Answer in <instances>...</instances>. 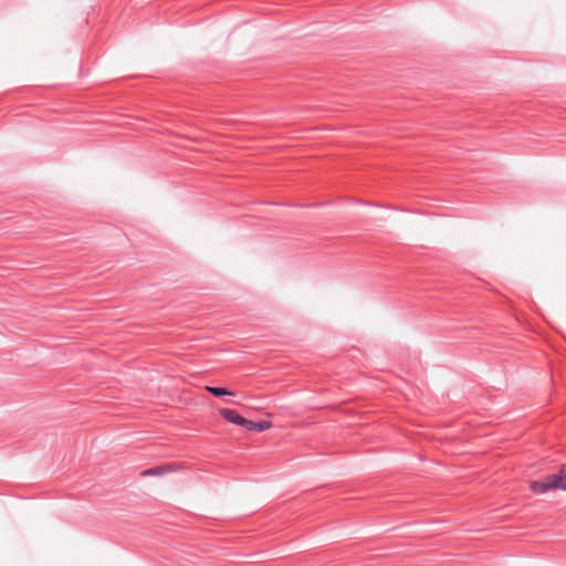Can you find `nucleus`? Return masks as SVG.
I'll return each instance as SVG.
<instances>
[{
	"mask_svg": "<svg viewBox=\"0 0 566 566\" xmlns=\"http://www.w3.org/2000/svg\"><path fill=\"white\" fill-rule=\"evenodd\" d=\"M530 488L535 493H545L548 490L566 491V482L560 474H551L542 480L532 481Z\"/></svg>",
	"mask_w": 566,
	"mask_h": 566,
	"instance_id": "f257e3e1",
	"label": "nucleus"
},
{
	"mask_svg": "<svg viewBox=\"0 0 566 566\" xmlns=\"http://www.w3.org/2000/svg\"><path fill=\"white\" fill-rule=\"evenodd\" d=\"M219 413L227 421L244 427L245 418L240 416L235 410L222 408L219 410Z\"/></svg>",
	"mask_w": 566,
	"mask_h": 566,
	"instance_id": "f03ea898",
	"label": "nucleus"
},
{
	"mask_svg": "<svg viewBox=\"0 0 566 566\" xmlns=\"http://www.w3.org/2000/svg\"><path fill=\"white\" fill-rule=\"evenodd\" d=\"M271 422L269 421H252L245 419L244 428L249 431L262 432L271 427Z\"/></svg>",
	"mask_w": 566,
	"mask_h": 566,
	"instance_id": "7ed1b4c3",
	"label": "nucleus"
},
{
	"mask_svg": "<svg viewBox=\"0 0 566 566\" xmlns=\"http://www.w3.org/2000/svg\"><path fill=\"white\" fill-rule=\"evenodd\" d=\"M172 469H171V465L169 464H166V465H159V467H153V468H149L147 470H144L142 472V475L143 476H149V475H163L167 472H170Z\"/></svg>",
	"mask_w": 566,
	"mask_h": 566,
	"instance_id": "20e7f679",
	"label": "nucleus"
},
{
	"mask_svg": "<svg viewBox=\"0 0 566 566\" xmlns=\"http://www.w3.org/2000/svg\"><path fill=\"white\" fill-rule=\"evenodd\" d=\"M206 390L214 397L232 395L231 391L222 387L206 386Z\"/></svg>",
	"mask_w": 566,
	"mask_h": 566,
	"instance_id": "39448f33",
	"label": "nucleus"
}]
</instances>
